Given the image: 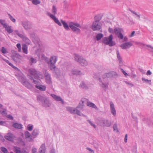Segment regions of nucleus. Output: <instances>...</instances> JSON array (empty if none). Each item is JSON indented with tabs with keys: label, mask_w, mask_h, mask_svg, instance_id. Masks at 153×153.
Listing matches in <instances>:
<instances>
[{
	"label": "nucleus",
	"mask_w": 153,
	"mask_h": 153,
	"mask_svg": "<svg viewBox=\"0 0 153 153\" xmlns=\"http://www.w3.org/2000/svg\"><path fill=\"white\" fill-rule=\"evenodd\" d=\"M133 152L136 153L137 152V148L135 147L134 149L133 150Z\"/></svg>",
	"instance_id": "59"
},
{
	"label": "nucleus",
	"mask_w": 153,
	"mask_h": 153,
	"mask_svg": "<svg viewBox=\"0 0 153 153\" xmlns=\"http://www.w3.org/2000/svg\"><path fill=\"white\" fill-rule=\"evenodd\" d=\"M103 36V35L101 33H98L96 36V39L97 41H99L101 39Z\"/></svg>",
	"instance_id": "29"
},
{
	"label": "nucleus",
	"mask_w": 153,
	"mask_h": 153,
	"mask_svg": "<svg viewBox=\"0 0 153 153\" xmlns=\"http://www.w3.org/2000/svg\"><path fill=\"white\" fill-rule=\"evenodd\" d=\"M88 121L89 122V123L91 124V125L93 127L95 128H96V126L95 125L93 124L91 121H90L89 120H88Z\"/></svg>",
	"instance_id": "42"
},
{
	"label": "nucleus",
	"mask_w": 153,
	"mask_h": 153,
	"mask_svg": "<svg viewBox=\"0 0 153 153\" xmlns=\"http://www.w3.org/2000/svg\"><path fill=\"white\" fill-rule=\"evenodd\" d=\"M7 118H8L10 119H13V117H12V116L10 115H8L7 116Z\"/></svg>",
	"instance_id": "56"
},
{
	"label": "nucleus",
	"mask_w": 153,
	"mask_h": 153,
	"mask_svg": "<svg viewBox=\"0 0 153 153\" xmlns=\"http://www.w3.org/2000/svg\"><path fill=\"white\" fill-rule=\"evenodd\" d=\"M117 58L118 59V60L119 61V63L120 65H122L123 64V62H122V59L120 56L119 51L118 50H117Z\"/></svg>",
	"instance_id": "16"
},
{
	"label": "nucleus",
	"mask_w": 153,
	"mask_h": 153,
	"mask_svg": "<svg viewBox=\"0 0 153 153\" xmlns=\"http://www.w3.org/2000/svg\"><path fill=\"white\" fill-rule=\"evenodd\" d=\"M72 73L74 75H80L81 74H82L80 71L77 70H74L72 71Z\"/></svg>",
	"instance_id": "22"
},
{
	"label": "nucleus",
	"mask_w": 153,
	"mask_h": 153,
	"mask_svg": "<svg viewBox=\"0 0 153 153\" xmlns=\"http://www.w3.org/2000/svg\"><path fill=\"white\" fill-rule=\"evenodd\" d=\"M48 15L51 18L53 19L55 22L57 23L58 25L60 26H61L62 25L59 22V21L56 18L55 16L49 13H48Z\"/></svg>",
	"instance_id": "14"
},
{
	"label": "nucleus",
	"mask_w": 153,
	"mask_h": 153,
	"mask_svg": "<svg viewBox=\"0 0 153 153\" xmlns=\"http://www.w3.org/2000/svg\"><path fill=\"white\" fill-rule=\"evenodd\" d=\"M1 51L3 53H7V51L6 49L4 47L2 48Z\"/></svg>",
	"instance_id": "39"
},
{
	"label": "nucleus",
	"mask_w": 153,
	"mask_h": 153,
	"mask_svg": "<svg viewBox=\"0 0 153 153\" xmlns=\"http://www.w3.org/2000/svg\"><path fill=\"white\" fill-rule=\"evenodd\" d=\"M2 115L4 116H5L7 115V113H6V110L4 109L3 110V111L1 113Z\"/></svg>",
	"instance_id": "46"
},
{
	"label": "nucleus",
	"mask_w": 153,
	"mask_h": 153,
	"mask_svg": "<svg viewBox=\"0 0 153 153\" xmlns=\"http://www.w3.org/2000/svg\"><path fill=\"white\" fill-rule=\"evenodd\" d=\"M61 22L63 25L64 27V28L66 29H67V23L64 21L63 20H61Z\"/></svg>",
	"instance_id": "35"
},
{
	"label": "nucleus",
	"mask_w": 153,
	"mask_h": 153,
	"mask_svg": "<svg viewBox=\"0 0 153 153\" xmlns=\"http://www.w3.org/2000/svg\"><path fill=\"white\" fill-rule=\"evenodd\" d=\"M32 3L35 5L38 4L40 3V1L39 0H33Z\"/></svg>",
	"instance_id": "33"
},
{
	"label": "nucleus",
	"mask_w": 153,
	"mask_h": 153,
	"mask_svg": "<svg viewBox=\"0 0 153 153\" xmlns=\"http://www.w3.org/2000/svg\"><path fill=\"white\" fill-rule=\"evenodd\" d=\"M27 130L29 131H31L33 128V126H30V125H29L27 126Z\"/></svg>",
	"instance_id": "38"
},
{
	"label": "nucleus",
	"mask_w": 153,
	"mask_h": 153,
	"mask_svg": "<svg viewBox=\"0 0 153 153\" xmlns=\"http://www.w3.org/2000/svg\"><path fill=\"white\" fill-rule=\"evenodd\" d=\"M5 138L7 140L10 141H13L15 138V136L10 133H8L5 136Z\"/></svg>",
	"instance_id": "12"
},
{
	"label": "nucleus",
	"mask_w": 153,
	"mask_h": 153,
	"mask_svg": "<svg viewBox=\"0 0 153 153\" xmlns=\"http://www.w3.org/2000/svg\"><path fill=\"white\" fill-rule=\"evenodd\" d=\"M91 29L93 31L99 30L102 31L101 24L100 22H93Z\"/></svg>",
	"instance_id": "9"
},
{
	"label": "nucleus",
	"mask_w": 153,
	"mask_h": 153,
	"mask_svg": "<svg viewBox=\"0 0 153 153\" xmlns=\"http://www.w3.org/2000/svg\"><path fill=\"white\" fill-rule=\"evenodd\" d=\"M121 71H122V73H123V74L125 75V76H126L127 75H128V74L126 72L124 71V70L122 68H121Z\"/></svg>",
	"instance_id": "47"
},
{
	"label": "nucleus",
	"mask_w": 153,
	"mask_h": 153,
	"mask_svg": "<svg viewBox=\"0 0 153 153\" xmlns=\"http://www.w3.org/2000/svg\"><path fill=\"white\" fill-rule=\"evenodd\" d=\"M23 26L26 30H28L30 28V25L27 22H25L23 23Z\"/></svg>",
	"instance_id": "26"
},
{
	"label": "nucleus",
	"mask_w": 153,
	"mask_h": 153,
	"mask_svg": "<svg viewBox=\"0 0 153 153\" xmlns=\"http://www.w3.org/2000/svg\"><path fill=\"white\" fill-rule=\"evenodd\" d=\"M16 46L19 49V51H20L21 49V46L20 44L19 43L17 44L16 45Z\"/></svg>",
	"instance_id": "45"
},
{
	"label": "nucleus",
	"mask_w": 153,
	"mask_h": 153,
	"mask_svg": "<svg viewBox=\"0 0 153 153\" xmlns=\"http://www.w3.org/2000/svg\"><path fill=\"white\" fill-rule=\"evenodd\" d=\"M13 126L16 128L21 129L22 128V125L20 124L15 123L13 124Z\"/></svg>",
	"instance_id": "27"
},
{
	"label": "nucleus",
	"mask_w": 153,
	"mask_h": 153,
	"mask_svg": "<svg viewBox=\"0 0 153 153\" xmlns=\"http://www.w3.org/2000/svg\"><path fill=\"white\" fill-rule=\"evenodd\" d=\"M52 12L54 14H55L56 13V9L55 6H53L52 8Z\"/></svg>",
	"instance_id": "37"
},
{
	"label": "nucleus",
	"mask_w": 153,
	"mask_h": 153,
	"mask_svg": "<svg viewBox=\"0 0 153 153\" xmlns=\"http://www.w3.org/2000/svg\"><path fill=\"white\" fill-rule=\"evenodd\" d=\"M129 11L131 12L132 13H133V14H135V13H136V12L132 10H131L130 9H129Z\"/></svg>",
	"instance_id": "60"
},
{
	"label": "nucleus",
	"mask_w": 153,
	"mask_h": 153,
	"mask_svg": "<svg viewBox=\"0 0 153 153\" xmlns=\"http://www.w3.org/2000/svg\"><path fill=\"white\" fill-rule=\"evenodd\" d=\"M101 123L102 124V126L104 127H109L111 125V123L107 119H102L101 121Z\"/></svg>",
	"instance_id": "10"
},
{
	"label": "nucleus",
	"mask_w": 153,
	"mask_h": 153,
	"mask_svg": "<svg viewBox=\"0 0 153 153\" xmlns=\"http://www.w3.org/2000/svg\"><path fill=\"white\" fill-rule=\"evenodd\" d=\"M22 49L23 52L25 53L26 54H27V47L26 45H23L22 47Z\"/></svg>",
	"instance_id": "30"
},
{
	"label": "nucleus",
	"mask_w": 153,
	"mask_h": 153,
	"mask_svg": "<svg viewBox=\"0 0 153 153\" xmlns=\"http://www.w3.org/2000/svg\"><path fill=\"white\" fill-rule=\"evenodd\" d=\"M45 78L46 82L50 84L51 83V79L49 74L48 73H46L45 75Z\"/></svg>",
	"instance_id": "19"
},
{
	"label": "nucleus",
	"mask_w": 153,
	"mask_h": 153,
	"mask_svg": "<svg viewBox=\"0 0 153 153\" xmlns=\"http://www.w3.org/2000/svg\"><path fill=\"white\" fill-rule=\"evenodd\" d=\"M1 150L4 153H7V150L6 148L4 147H1Z\"/></svg>",
	"instance_id": "32"
},
{
	"label": "nucleus",
	"mask_w": 153,
	"mask_h": 153,
	"mask_svg": "<svg viewBox=\"0 0 153 153\" xmlns=\"http://www.w3.org/2000/svg\"><path fill=\"white\" fill-rule=\"evenodd\" d=\"M142 80L143 82L149 85H151V80H148L143 77L142 78Z\"/></svg>",
	"instance_id": "24"
},
{
	"label": "nucleus",
	"mask_w": 153,
	"mask_h": 153,
	"mask_svg": "<svg viewBox=\"0 0 153 153\" xmlns=\"http://www.w3.org/2000/svg\"><path fill=\"white\" fill-rule=\"evenodd\" d=\"M117 58L118 59V60L119 61V63L120 65H122L123 64V62H122V59L120 56L119 51L118 50H117Z\"/></svg>",
	"instance_id": "17"
},
{
	"label": "nucleus",
	"mask_w": 153,
	"mask_h": 153,
	"mask_svg": "<svg viewBox=\"0 0 153 153\" xmlns=\"http://www.w3.org/2000/svg\"><path fill=\"white\" fill-rule=\"evenodd\" d=\"M36 87L41 91H45L46 89L45 87Z\"/></svg>",
	"instance_id": "34"
},
{
	"label": "nucleus",
	"mask_w": 153,
	"mask_h": 153,
	"mask_svg": "<svg viewBox=\"0 0 153 153\" xmlns=\"http://www.w3.org/2000/svg\"><path fill=\"white\" fill-rule=\"evenodd\" d=\"M87 105L88 106L97 109V106L94 104L90 102H88Z\"/></svg>",
	"instance_id": "23"
},
{
	"label": "nucleus",
	"mask_w": 153,
	"mask_h": 153,
	"mask_svg": "<svg viewBox=\"0 0 153 153\" xmlns=\"http://www.w3.org/2000/svg\"><path fill=\"white\" fill-rule=\"evenodd\" d=\"M5 62L9 64V63H10L9 61L8 60H5Z\"/></svg>",
	"instance_id": "64"
},
{
	"label": "nucleus",
	"mask_w": 153,
	"mask_h": 153,
	"mask_svg": "<svg viewBox=\"0 0 153 153\" xmlns=\"http://www.w3.org/2000/svg\"><path fill=\"white\" fill-rule=\"evenodd\" d=\"M29 71L32 75L31 78H32V79H33V77L35 79H38V78L42 79L43 77V76L42 75L37 74L36 71L34 69H30Z\"/></svg>",
	"instance_id": "7"
},
{
	"label": "nucleus",
	"mask_w": 153,
	"mask_h": 153,
	"mask_svg": "<svg viewBox=\"0 0 153 153\" xmlns=\"http://www.w3.org/2000/svg\"><path fill=\"white\" fill-rule=\"evenodd\" d=\"M85 100V99H84V98L82 99L80 102L79 103L80 104H81V105L82 104V105H84V102Z\"/></svg>",
	"instance_id": "41"
},
{
	"label": "nucleus",
	"mask_w": 153,
	"mask_h": 153,
	"mask_svg": "<svg viewBox=\"0 0 153 153\" xmlns=\"http://www.w3.org/2000/svg\"><path fill=\"white\" fill-rule=\"evenodd\" d=\"M148 76L152 74V72L150 70H148L146 74Z\"/></svg>",
	"instance_id": "50"
},
{
	"label": "nucleus",
	"mask_w": 153,
	"mask_h": 153,
	"mask_svg": "<svg viewBox=\"0 0 153 153\" xmlns=\"http://www.w3.org/2000/svg\"><path fill=\"white\" fill-rule=\"evenodd\" d=\"M108 31L111 33H113L114 32V30L113 31V29L111 27H109L108 29Z\"/></svg>",
	"instance_id": "44"
},
{
	"label": "nucleus",
	"mask_w": 153,
	"mask_h": 153,
	"mask_svg": "<svg viewBox=\"0 0 153 153\" xmlns=\"http://www.w3.org/2000/svg\"><path fill=\"white\" fill-rule=\"evenodd\" d=\"M32 134L33 136H36L38 134V131L37 130H34L32 133Z\"/></svg>",
	"instance_id": "40"
},
{
	"label": "nucleus",
	"mask_w": 153,
	"mask_h": 153,
	"mask_svg": "<svg viewBox=\"0 0 153 153\" xmlns=\"http://www.w3.org/2000/svg\"><path fill=\"white\" fill-rule=\"evenodd\" d=\"M74 57L75 60L79 63L82 66H84L87 65L88 63L87 61L82 56L75 54Z\"/></svg>",
	"instance_id": "5"
},
{
	"label": "nucleus",
	"mask_w": 153,
	"mask_h": 153,
	"mask_svg": "<svg viewBox=\"0 0 153 153\" xmlns=\"http://www.w3.org/2000/svg\"><path fill=\"white\" fill-rule=\"evenodd\" d=\"M113 130L114 131H116V132H119V131L118 129L117 125L116 123H115L113 126Z\"/></svg>",
	"instance_id": "31"
},
{
	"label": "nucleus",
	"mask_w": 153,
	"mask_h": 153,
	"mask_svg": "<svg viewBox=\"0 0 153 153\" xmlns=\"http://www.w3.org/2000/svg\"><path fill=\"white\" fill-rule=\"evenodd\" d=\"M14 151L16 153H22V151L19 148L16 146H14Z\"/></svg>",
	"instance_id": "28"
},
{
	"label": "nucleus",
	"mask_w": 153,
	"mask_h": 153,
	"mask_svg": "<svg viewBox=\"0 0 153 153\" xmlns=\"http://www.w3.org/2000/svg\"><path fill=\"white\" fill-rule=\"evenodd\" d=\"M146 47H148V48H151V49H152L153 50L151 51V52H153V47H152V46H151L150 45H146Z\"/></svg>",
	"instance_id": "54"
},
{
	"label": "nucleus",
	"mask_w": 153,
	"mask_h": 153,
	"mask_svg": "<svg viewBox=\"0 0 153 153\" xmlns=\"http://www.w3.org/2000/svg\"><path fill=\"white\" fill-rule=\"evenodd\" d=\"M45 146L44 144H42L40 147L39 149V153H45Z\"/></svg>",
	"instance_id": "25"
},
{
	"label": "nucleus",
	"mask_w": 153,
	"mask_h": 153,
	"mask_svg": "<svg viewBox=\"0 0 153 153\" xmlns=\"http://www.w3.org/2000/svg\"><path fill=\"white\" fill-rule=\"evenodd\" d=\"M135 33V31H133L132 32V33H131V35H129V37H133L134 36V34Z\"/></svg>",
	"instance_id": "51"
},
{
	"label": "nucleus",
	"mask_w": 153,
	"mask_h": 153,
	"mask_svg": "<svg viewBox=\"0 0 153 153\" xmlns=\"http://www.w3.org/2000/svg\"><path fill=\"white\" fill-rule=\"evenodd\" d=\"M57 60V58L56 56H52L51 58L50 61L48 62L51 69H54L56 67L54 65L56 63Z\"/></svg>",
	"instance_id": "8"
},
{
	"label": "nucleus",
	"mask_w": 153,
	"mask_h": 153,
	"mask_svg": "<svg viewBox=\"0 0 153 153\" xmlns=\"http://www.w3.org/2000/svg\"><path fill=\"white\" fill-rule=\"evenodd\" d=\"M122 30V29L120 28L116 27L114 29V33L120 39H123V42L127 41L128 40V39L126 36L123 37V35L121 33Z\"/></svg>",
	"instance_id": "6"
},
{
	"label": "nucleus",
	"mask_w": 153,
	"mask_h": 153,
	"mask_svg": "<svg viewBox=\"0 0 153 153\" xmlns=\"http://www.w3.org/2000/svg\"><path fill=\"white\" fill-rule=\"evenodd\" d=\"M25 136L26 138H29L28 140V141H29L30 142L32 140V139L31 136V135L30 133H29L28 131H27L25 132Z\"/></svg>",
	"instance_id": "20"
},
{
	"label": "nucleus",
	"mask_w": 153,
	"mask_h": 153,
	"mask_svg": "<svg viewBox=\"0 0 153 153\" xmlns=\"http://www.w3.org/2000/svg\"><path fill=\"white\" fill-rule=\"evenodd\" d=\"M51 96L56 100L57 101H61L62 104L63 103V101L59 96L54 94H51Z\"/></svg>",
	"instance_id": "15"
},
{
	"label": "nucleus",
	"mask_w": 153,
	"mask_h": 153,
	"mask_svg": "<svg viewBox=\"0 0 153 153\" xmlns=\"http://www.w3.org/2000/svg\"><path fill=\"white\" fill-rule=\"evenodd\" d=\"M41 97L40 96H37V100H40V97Z\"/></svg>",
	"instance_id": "61"
},
{
	"label": "nucleus",
	"mask_w": 153,
	"mask_h": 153,
	"mask_svg": "<svg viewBox=\"0 0 153 153\" xmlns=\"http://www.w3.org/2000/svg\"><path fill=\"white\" fill-rule=\"evenodd\" d=\"M9 65H10V66L12 67H14L13 66V65L11 63H10V62L9 63Z\"/></svg>",
	"instance_id": "63"
},
{
	"label": "nucleus",
	"mask_w": 153,
	"mask_h": 153,
	"mask_svg": "<svg viewBox=\"0 0 153 153\" xmlns=\"http://www.w3.org/2000/svg\"><path fill=\"white\" fill-rule=\"evenodd\" d=\"M36 149L35 148H33L32 150V153H36Z\"/></svg>",
	"instance_id": "55"
},
{
	"label": "nucleus",
	"mask_w": 153,
	"mask_h": 153,
	"mask_svg": "<svg viewBox=\"0 0 153 153\" xmlns=\"http://www.w3.org/2000/svg\"><path fill=\"white\" fill-rule=\"evenodd\" d=\"M86 85L84 82H82L79 85V86H85Z\"/></svg>",
	"instance_id": "52"
},
{
	"label": "nucleus",
	"mask_w": 153,
	"mask_h": 153,
	"mask_svg": "<svg viewBox=\"0 0 153 153\" xmlns=\"http://www.w3.org/2000/svg\"><path fill=\"white\" fill-rule=\"evenodd\" d=\"M0 22L4 27L7 25L5 23V21L4 20H0Z\"/></svg>",
	"instance_id": "36"
},
{
	"label": "nucleus",
	"mask_w": 153,
	"mask_h": 153,
	"mask_svg": "<svg viewBox=\"0 0 153 153\" xmlns=\"http://www.w3.org/2000/svg\"><path fill=\"white\" fill-rule=\"evenodd\" d=\"M10 18L11 20L13 22H15L16 20L11 15L9 14Z\"/></svg>",
	"instance_id": "43"
},
{
	"label": "nucleus",
	"mask_w": 153,
	"mask_h": 153,
	"mask_svg": "<svg viewBox=\"0 0 153 153\" xmlns=\"http://www.w3.org/2000/svg\"><path fill=\"white\" fill-rule=\"evenodd\" d=\"M6 30L9 33H12L13 31L11 27L7 25L5 27Z\"/></svg>",
	"instance_id": "21"
},
{
	"label": "nucleus",
	"mask_w": 153,
	"mask_h": 153,
	"mask_svg": "<svg viewBox=\"0 0 153 153\" xmlns=\"http://www.w3.org/2000/svg\"><path fill=\"white\" fill-rule=\"evenodd\" d=\"M84 105L80 104L79 103V105L76 107V108H73L71 107H68V111L72 114H76L79 116L84 115L79 110H82Z\"/></svg>",
	"instance_id": "2"
},
{
	"label": "nucleus",
	"mask_w": 153,
	"mask_h": 153,
	"mask_svg": "<svg viewBox=\"0 0 153 153\" xmlns=\"http://www.w3.org/2000/svg\"><path fill=\"white\" fill-rule=\"evenodd\" d=\"M127 140V135L126 134L124 138V142L125 143H126Z\"/></svg>",
	"instance_id": "53"
},
{
	"label": "nucleus",
	"mask_w": 153,
	"mask_h": 153,
	"mask_svg": "<svg viewBox=\"0 0 153 153\" xmlns=\"http://www.w3.org/2000/svg\"><path fill=\"white\" fill-rule=\"evenodd\" d=\"M117 76V73L114 71H112L107 73H105L102 75V80L100 78L98 79V80L103 86H108V79H112L113 78H116Z\"/></svg>",
	"instance_id": "1"
},
{
	"label": "nucleus",
	"mask_w": 153,
	"mask_h": 153,
	"mask_svg": "<svg viewBox=\"0 0 153 153\" xmlns=\"http://www.w3.org/2000/svg\"><path fill=\"white\" fill-rule=\"evenodd\" d=\"M132 45V43L128 42L122 44L120 45V47L123 49H126L127 48H129Z\"/></svg>",
	"instance_id": "11"
},
{
	"label": "nucleus",
	"mask_w": 153,
	"mask_h": 153,
	"mask_svg": "<svg viewBox=\"0 0 153 153\" xmlns=\"http://www.w3.org/2000/svg\"><path fill=\"white\" fill-rule=\"evenodd\" d=\"M87 149L90 151L91 152V153H94V150L91 149L90 148H87Z\"/></svg>",
	"instance_id": "48"
},
{
	"label": "nucleus",
	"mask_w": 153,
	"mask_h": 153,
	"mask_svg": "<svg viewBox=\"0 0 153 153\" xmlns=\"http://www.w3.org/2000/svg\"><path fill=\"white\" fill-rule=\"evenodd\" d=\"M17 34L20 37H21V38L23 37V36L21 34Z\"/></svg>",
	"instance_id": "62"
},
{
	"label": "nucleus",
	"mask_w": 153,
	"mask_h": 153,
	"mask_svg": "<svg viewBox=\"0 0 153 153\" xmlns=\"http://www.w3.org/2000/svg\"><path fill=\"white\" fill-rule=\"evenodd\" d=\"M135 15H136L137 17H138V19L140 20V15L137 14V13H135Z\"/></svg>",
	"instance_id": "57"
},
{
	"label": "nucleus",
	"mask_w": 153,
	"mask_h": 153,
	"mask_svg": "<svg viewBox=\"0 0 153 153\" xmlns=\"http://www.w3.org/2000/svg\"><path fill=\"white\" fill-rule=\"evenodd\" d=\"M103 43L106 45H109L110 46H112L115 45V43L113 41V36L110 35L108 37L103 38L102 40Z\"/></svg>",
	"instance_id": "4"
},
{
	"label": "nucleus",
	"mask_w": 153,
	"mask_h": 153,
	"mask_svg": "<svg viewBox=\"0 0 153 153\" xmlns=\"http://www.w3.org/2000/svg\"><path fill=\"white\" fill-rule=\"evenodd\" d=\"M110 103L111 112L114 116H115L116 115V110L115 109L114 105L112 101H111Z\"/></svg>",
	"instance_id": "13"
},
{
	"label": "nucleus",
	"mask_w": 153,
	"mask_h": 153,
	"mask_svg": "<svg viewBox=\"0 0 153 153\" xmlns=\"http://www.w3.org/2000/svg\"><path fill=\"white\" fill-rule=\"evenodd\" d=\"M31 60L32 63H35L36 62V61L35 59H34L33 58H31Z\"/></svg>",
	"instance_id": "49"
},
{
	"label": "nucleus",
	"mask_w": 153,
	"mask_h": 153,
	"mask_svg": "<svg viewBox=\"0 0 153 153\" xmlns=\"http://www.w3.org/2000/svg\"><path fill=\"white\" fill-rule=\"evenodd\" d=\"M102 16L100 14H98L94 17V22H100V21L102 18Z\"/></svg>",
	"instance_id": "18"
},
{
	"label": "nucleus",
	"mask_w": 153,
	"mask_h": 153,
	"mask_svg": "<svg viewBox=\"0 0 153 153\" xmlns=\"http://www.w3.org/2000/svg\"><path fill=\"white\" fill-rule=\"evenodd\" d=\"M4 123V122L0 121V125H3Z\"/></svg>",
	"instance_id": "58"
},
{
	"label": "nucleus",
	"mask_w": 153,
	"mask_h": 153,
	"mask_svg": "<svg viewBox=\"0 0 153 153\" xmlns=\"http://www.w3.org/2000/svg\"><path fill=\"white\" fill-rule=\"evenodd\" d=\"M69 27L76 34H79L81 33V30L80 29L78 28L77 27H81L80 25L78 23H74L73 22L70 23L69 26L68 25V30L69 29Z\"/></svg>",
	"instance_id": "3"
}]
</instances>
